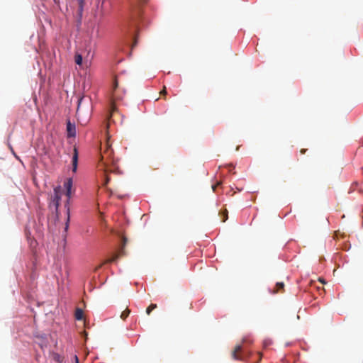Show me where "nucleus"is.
Here are the masks:
<instances>
[{"label": "nucleus", "instance_id": "1", "mask_svg": "<svg viewBox=\"0 0 363 363\" xmlns=\"http://www.w3.org/2000/svg\"><path fill=\"white\" fill-rule=\"evenodd\" d=\"M118 81L116 78H115L113 85V91H112V96H111V108H110V113L108 116V120H110V118L112 116L113 113L116 111L117 108L116 106L115 103L116 101H121L123 99V95L120 94L119 90L118 89Z\"/></svg>", "mask_w": 363, "mask_h": 363}, {"label": "nucleus", "instance_id": "3", "mask_svg": "<svg viewBox=\"0 0 363 363\" xmlns=\"http://www.w3.org/2000/svg\"><path fill=\"white\" fill-rule=\"evenodd\" d=\"M231 356L233 359L241 361L245 360L247 357V354L244 351H242L241 345L235 346L234 350L232 351Z\"/></svg>", "mask_w": 363, "mask_h": 363}, {"label": "nucleus", "instance_id": "8", "mask_svg": "<svg viewBox=\"0 0 363 363\" xmlns=\"http://www.w3.org/2000/svg\"><path fill=\"white\" fill-rule=\"evenodd\" d=\"M74 315H75V318L77 320H82L83 315H84L83 311L81 308H77Z\"/></svg>", "mask_w": 363, "mask_h": 363}, {"label": "nucleus", "instance_id": "13", "mask_svg": "<svg viewBox=\"0 0 363 363\" xmlns=\"http://www.w3.org/2000/svg\"><path fill=\"white\" fill-rule=\"evenodd\" d=\"M130 313V311L128 308H126L125 311H123L121 315V318L123 320H125V318L129 315Z\"/></svg>", "mask_w": 363, "mask_h": 363}, {"label": "nucleus", "instance_id": "14", "mask_svg": "<svg viewBox=\"0 0 363 363\" xmlns=\"http://www.w3.org/2000/svg\"><path fill=\"white\" fill-rule=\"evenodd\" d=\"M228 212L226 209H225L223 212L220 213V214L223 216L222 222H225V220L228 219Z\"/></svg>", "mask_w": 363, "mask_h": 363}, {"label": "nucleus", "instance_id": "15", "mask_svg": "<svg viewBox=\"0 0 363 363\" xmlns=\"http://www.w3.org/2000/svg\"><path fill=\"white\" fill-rule=\"evenodd\" d=\"M77 1H78V3H79V10H80V11H82L83 10V6H84V0H77Z\"/></svg>", "mask_w": 363, "mask_h": 363}, {"label": "nucleus", "instance_id": "7", "mask_svg": "<svg viewBox=\"0 0 363 363\" xmlns=\"http://www.w3.org/2000/svg\"><path fill=\"white\" fill-rule=\"evenodd\" d=\"M74 153L72 156V171L73 172H76L77 169V164H78V151L76 147L73 149Z\"/></svg>", "mask_w": 363, "mask_h": 363}, {"label": "nucleus", "instance_id": "22", "mask_svg": "<svg viewBox=\"0 0 363 363\" xmlns=\"http://www.w3.org/2000/svg\"><path fill=\"white\" fill-rule=\"evenodd\" d=\"M123 245H125V242H126V238H123Z\"/></svg>", "mask_w": 363, "mask_h": 363}, {"label": "nucleus", "instance_id": "23", "mask_svg": "<svg viewBox=\"0 0 363 363\" xmlns=\"http://www.w3.org/2000/svg\"><path fill=\"white\" fill-rule=\"evenodd\" d=\"M77 363H78V358L76 357Z\"/></svg>", "mask_w": 363, "mask_h": 363}, {"label": "nucleus", "instance_id": "18", "mask_svg": "<svg viewBox=\"0 0 363 363\" xmlns=\"http://www.w3.org/2000/svg\"><path fill=\"white\" fill-rule=\"evenodd\" d=\"M218 185H220V183H218L217 185H213L212 186V189H213V191H216V188Z\"/></svg>", "mask_w": 363, "mask_h": 363}, {"label": "nucleus", "instance_id": "24", "mask_svg": "<svg viewBox=\"0 0 363 363\" xmlns=\"http://www.w3.org/2000/svg\"><path fill=\"white\" fill-rule=\"evenodd\" d=\"M67 211H68V212L69 211V208H67Z\"/></svg>", "mask_w": 363, "mask_h": 363}, {"label": "nucleus", "instance_id": "16", "mask_svg": "<svg viewBox=\"0 0 363 363\" xmlns=\"http://www.w3.org/2000/svg\"><path fill=\"white\" fill-rule=\"evenodd\" d=\"M84 99V97H81L79 100H78V106H77V113L79 112V106L82 104V100Z\"/></svg>", "mask_w": 363, "mask_h": 363}, {"label": "nucleus", "instance_id": "11", "mask_svg": "<svg viewBox=\"0 0 363 363\" xmlns=\"http://www.w3.org/2000/svg\"><path fill=\"white\" fill-rule=\"evenodd\" d=\"M157 306L155 303H151L147 308H146V313L147 315H150L151 311L155 308H157Z\"/></svg>", "mask_w": 363, "mask_h": 363}, {"label": "nucleus", "instance_id": "6", "mask_svg": "<svg viewBox=\"0 0 363 363\" xmlns=\"http://www.w3.org/2000/svg\"><path fill=\"white\" fill-rule=\"evenodd\" d=\"M67 131L68 137H74L76 135L75 125L71 123L70 121L67 123Z\"/></svg>", "mask_w": 363, "mask_h": 363}, {"label": "nucleus", "instance_id": "12", "mask_svg": "<svg viewBox=\"0 0 363 363\" xmlns=\"http://www.w3.org/2000/svg\"><path fill=\"white\" fill-rule=\"evenodd\" d=\"M75 62L78 65H81L82 63V56L80 54L77 53L75 55Z\"/></svg>", "mask_w": 363, "mask_h": 363}, {"label": "nucleus", "instance_id": "5", "mask_svg": "<svg viewBox=\"0 0 363 363\" xmlns=\"http://www.w3.org/2000/svg\"><path fill=\"white\" fill-rule=\"evenodd\" d=\"M65 188L66 189V196H67V202L69 201V199L71 198V189L72 187V179L71 178H69L67 179V181L64 184Z\"/></svg>", "mask_w": 363, "mask_h": 363}, {"label": "nucleus", "instance_id": "9", "mask_svg": "<svg viewBox=\"0 0 363 363\" xmlns=\"http://www.w3.org/2000/svg\"><path fill=\"white\" fill-rule=\"evenodd\" d=\"M121 253V254L123 253V250H121V252H119V253L114 254L113 256L111 258L108 259L107 260H106L105 263H111V262H115L119 257Z\"/></svg>", "mask_w": 363, "mask_h": 363}, {"label": "nucleus", "instance_id": "2", "mask_svg": "<svg viewBox=\"0 0 363 363\" xmlns=\"http://www.w3.org/2000/svg\"><path fill=\"white\" fill-rule=\"evenodd\" d=\"M101 161L104 164H106L108 162L114 164L116 162L113 158V150L111 148V145L109 143L108 138L105 145V150H104L103 153H101Z\"/></svg>", "mask_w": 363, "mask_h": 363}, {"label": "nucleus", "instance_id": "20", "mask_svg": "<svg viewBox=\"0 0 363 363\" xmlns=\"http://www.w3.org/2000/svg\"><path fill=\"white\" fill-rule=\"evenodd\" d=\"M108 182H109V178H108V177H106V181H105V184H105V185H106V184H108Z\"/></svg>", "mask_w": 363, "mask_h": 363}, {"label": "nucleus", "instance_id": "10", "mask_svg": "<svg viewBox=\"0 0 363 363\" xmlns=\"http://www.w3.org/2000/svg\"><path fill=\"white\" fill-rule=\"evenodd\" d=\"M284 287V284L283 282H277L276 284V289L273 291L274 294L278 293L280 291L283 290Z\"/></svg>", "mask_w": 363, "mask_h": 363}, {"label": "nucleus", "instance_id": "19", "mask_svg": "<svg viewBox=\"0 0 363 363\" xmlns=\"http://www.w3.org/2000/svg\"><path fill=\"white\" fill-rule=\"evenodd\" d=\"M306 150H307L306 149H301V151H300V152H301V154H305V152H306Z\"/></svg>", "mask_w": 363, "mask_h": 363}, {"label": "nucleus", "instance_id": "17", "mask_svg": "<svg viewBox=\"0 0 363 363\" xmlns=\"http://www.w3.org/2000/svg\"><path fill=\"white\" fill-rule=\"evenodd\" d=\"M160 93L162 96H165L167 94V92L165 86L163 87V89H162V91Z\"/></svg>", "mask_w": 363, "mask_h": 363}, {"label": "nucleus", "instance_id": "21", "mask_svg": "<svg viewBox=\"0 0 363 363\" xmlns=\"http://www.w3.org/2000/svg\"><path fill=\"white\" fill-rule=\"evenodd\" d=\"M55 1V3L57 5L60 4V0H53Z\"/></svg>", "mask_w": 363, "mask_h": 363}, {"label": "nucleus", "instance_id": "4", "mask_svg": "<svg viewBox=\"0 0 363 363\" xmlns=\"http://www.w3.org/2000/svg\"><path fill=\"white\" fill-rule=\"evenodd\" d=\"M53 196L52 199V205H53L56 210L58 209V207L60 206V202L61 199V193H62V189L60 186H57L54 188L53 191Z\"/></svg>", "mask_w": 363, "mask_h": 363}]
</instances>
